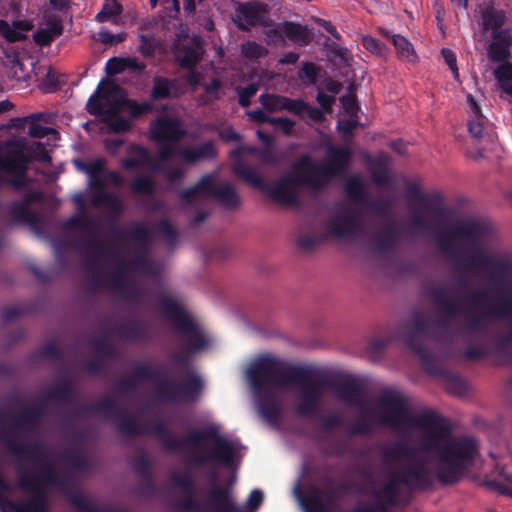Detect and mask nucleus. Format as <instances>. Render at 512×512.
<instances>
[{
    "instance_id": "obj_1",
    "label": "nucleus",
    "mask_w": 512,
    "mask_h": 512,
    "mask_svg": "<svg viewBox=\"0 0 512 512\" xmlns=\"http://www.w3.org/2000/svg\"><path fill=\"white\" fill-rule=\"evenodd\" d=\"M333 392L342 402L356 407L363 415L371 414L383 426L400 433L418 429L419 448L436 458V475L444 484L458 482L479 454L475 438L452 436L446 420L434 412L413 415L408 401L397 391L382 392L370 412L364 387L357 380L342 379L333 385Z\"/></svg>"
},
{
    "instance_id": "obj_2",
    "label": "nucleus",
    "mask_w": 512,
    "mask_h": 512,
    "mask_svg": "<svg viewBox=\"0 0 512 512\" xmlns=\"http://www.w3.org/2000/svg\"><path fill=\"white\" fill-rule=\"evenodd\" d=\"M462 267L467 272H485L493 287L495 301L479 314L465 312L444 287L431 291L432 299L441 312L450 319L466 321L470 332L484 331L492 320H505L506 332L497 349L512 361V251L507 249L477 248L464 257Z\"/></svg>"
},
{
    "instance_id": "obj_3",
    "label": "nucleus",
    "mask_w": 512,
    "mask_h": 512,
    "mask_svg": "<svg viewBox=\"0 0 512 512\" xmlns=\"http://www.w3.org/2000/svg\"><path fill=\"white\" fill-rule=\"evenodd\" d=\"M351 153L347 148L329 147L326 162H313L308 155L297 159L292 173L273 185L265 186L257 170L242 161L234 165V172L245 182L264 191L275 202L296 206L299 204L300 185L318 191L326 187L336 176L343 173L349 165Z\"/></svg>"
},
{
    "instance_id": "obj_4",
    "label": "nucleus",
    "mask_w": 512,
    "mask_h": 512,
    "mask_svg": "<svg viewBox=\"0 0 512 512\" xmlns=\"http://www.w3.org/2000/svg\"><path fill=\"white\" fill-rule=\"evenodd\" d=\"M247 378L257 394L269 390L300 387V397L296 405V413L300 416L315 414L320 406L322 386L316 381L307 380L305 372L286 362L264 356L257 359L248 369Z\"/></svg>"
},
{
    "instance_id": "obj_5",
    "label": "nucleus",
    "mask_w": 512,
    "mask_h": 512,
    "mask_svg": "<svg viewBox=\"0 0 512 512\" xmlns=\"http://www.w3.org/2000/svg\"><path fill=\"white\" fill-rule=\"evenodd\" d=\"M150 138L159 145L158 157L160 169L166 179L173 183L185 175L182 166H164L162 163L174 156H179L186 164H195L201 160L213 159L216 156V149L212 141H206L196 146L182 147L178 149L177 144L187 135V129L183 122L176 117L160 116L150 123Z\"/></svg>"
},
{
    "instance_id": "obj_6",
    "label": "nucleus",
    "mask_w": 512,
    "mask_h": 512,
    "mask_svg": "<svg viewBox=\"0 0 512 512\" xmlns=\"http://www.w3.org/2000/svg\"><path fill=\"white\" fill-rule=\"evenodd\" d=\"M26 455L33 468L32 475L21 471L19 486L25 491H37L48 486L66 489L67 475L61 470V463L53 452L42 445L29 447Z\"/></svg>"
},
{
    "instance_id": "obj_7",
    "label": "nucleus",
    "mask_w": 512,
    "mask_h": 512,
    "mask_svg": "<svg viewBox=\"0 0 512 512\" xmlns=\"http://www.w3.org/2000/svg\"><path fill=\"white\" fill-rule=\"evenodd\" d=\"M180 196L188 204L214 198L229 209L240 205V198L233 185L229 182L216 184L215 174L204 175L195 186L183 191Z\"/></svg>"
},
{
    "instance_id": "obj_8",
    "label": "nucleus",
    "mask_w": 512,
    "mask_h": 512,
    "mask_svg": "<svg viewBox=\"0 0 512 512\" xmlns=\"http://www.w3.org/2000/svg\"><path fill=\"white\" fill-rule=\"evenodd\" d=\"M162 306L165 315L175 325L178 332L183 334V339L190 351H199L208 344L202 328L195 320L173 299L164 298Z\"/></svg>"
},
{
    "instance_id": "obj_9",
    "label": "nucleus",
    "mask_w": 512,
    "mask_h": 512,
    "mask_svg": "<svg viewBox=\"0 0 512 512\" xmlns=\"http://www.w3.org/2000/svg\"><path fill=\"white\" fill-rule=\"evenodd\" d=\"M118 429L124 435L155 434L163 439L165 447L170 450L180 449L185 446L197 448L203 438V434L199 432H193L187 438L182 439L168 438L163 424H143L132 416H125L121 418L118 424Z\"/></svg>"
},
{
    "instance_id": "obj_10",
    "label": "nucleus",
    "mask_w": 512,
    "mask_h": 512,
    "mask_svg": "<svg viewBox=\"0 0 512 512\" xmlns=\"http://www.w3.org/2000/svg\"><path fill=\"white\" fill-rule=\"evenodd\" d=\"M103 84L104 80L99 83L97 90L88 99L86 104L87 111L91 115L103 116V121L113 132L128 131L131 127L129 120L119 115L121 111L114 112L115 100L108 98L107 90Z\"/></svg>"
},
{
    "instance_id": "obj_11",
    "label": "nucleus",
    "mask_w": 512,
    "mask_h": 512,
    "mask_svg": "<svg viewBox=\"0 0 512 512\" xmlns=\"http://www.w3.org/2000/svg\"><path fill=\"white\" fill-rule=\"evenodd\" d=\"M203 389V381L193 371L186 373L182 384L161 379L157 384V397L164 402L196 401Z\"/></svg>"
},
{
    "instance_id": "obj_12",
    "label": "nucleus",
    "mask_w": 512,
    "mask_h": 512,
    "mask_svg": "<svg viewBox=\"0 0 512 512\" xmlns=\"http://www.w3.org/2000/svg\"><path fill=\"white\" fill-rule=\"evenodd\" d=\"M488 227L475 220L455 221L449 229H441L437 233L439 248L448 252L453 248L454 241L464 239L470 242H481L488 237Z\"/></svg>"
},
{
    "instance_id": "obj_13",
    "label": "nucleus",
    "mask_w": 512,
    "mask_h": 512,
    "mask_svg": "<svg viewBox=\"0 0 512 512\" xmlns=\"http://www.w3.org/2000/svg\"><path fill=\"white\" fill-rule=\"evenodd\" d=\"M178 507L183 511L198 512H242L229 489L212 487L208 490V501L201 505L192 495L181 500Z\"/></svg>"
},
{
    "instance_id": "obj_14",
    "label": "nucleus",
    "mask_w": 512,
    "mask_h": 512,
    "mask_svg": "<svg viewBox=\"0 0 512 512\" xmlns=\"http://www.w3.org/2000/svg\"><path fill=\"white\" fill-rule=\"evenodd\" d=\"M413 201L424 207L427 211L435 216H442L443 209L439 206L441 196L435 194H422L416 187H412L408 191V208L412 215L411 224L413 228L419 230L432 229V222L428 215L417 210L413 206Z\"/></svg>"
},
{
    "instance_id": "obj_15",
    "label": "nucleus",
    "mask_w": 512,
    "mask_h": 512,
    "mask_svg": "<svg viewBox=\"0 0 512 512\" xmlns=\"http://www.w3.org/2000/svg\"><path fill=\"white\" fill-rule=\"evenodd\" d=\"M104 88L107 90L108 98H113L114 112L127 109L132 118H138L142 115L154 111V105L150 101L138 102L124 96L123 90L111 81L104 80Z\"/></svg>"
},
{
    "instance_id": "obj_16",
    "label": "nucleus",
    "mask_w": 512,
    "mask_h": 512,
    "mask_svg": "<svg viewBox=\"0 0 512 512\" xmlns=\"http://www.w3.org/2000/svg\"><path fill=\"white\" fill-rule=\"evenodd\" d=\"M361 231L360 215L353 209H343L329 223V232L338 238H351Z\"/></svg>"
},
{
    "instance_id": "obj_17",
    "label": "nucleus",
    "mask_w": 512,
    "mask_h": 512,
    "mask_svg": "<svg viewBox=\"0 0 512 512\" xmlns=\"http://www.w3.org/2000/svg\"><path fill=\"white\" fill-rule=\"evenodd\" d=\"M214 446L209 455H198L194 462L203 465L208 461H217L223 465H230L236 453V444L225 437L215 435Z\"/></svg>"
},
{
    "instance_id": "obj_18",
    "label": "nucleus",
    "mask_w": 512,
    "mask_h": 512,
    "mask_svg": "<svg viewBox=\"0 0 512 512\" xmlns=\"http://www.w3.org/2000/svg\"><path fill=\"white\" fill-rule=\"evenodd\" d=\"M42 193L32 191L27 193L21 201L13 202L9 207L10 214L18 221L29 225L35 229L39 223V216L29 209V205L33 202L42 200Z\"/></svg>"
},
{
    "instance_id": "obj_19",
    "label": "nucleus",
    "mask_w": 512,
    "mask_h": 512,
    "mask_svg": "<svg viewBox=\"0 0 512 512\" xmlns=\"http://www.w3.org/2000/svg\"><path fill=\"white\" fill-rule=\"evenodd\" d=\"M28 162L29 160L21 151L0 157V171L17 175L15 179L10 180L12 186L17 190L21 189L26 183L25 171Z\"/></svg>"
},
{
    "instance_id": "obj_20",
    "label": "nucleus",
    "mask_w": 512,
    "mask_h": 512,
    "mask_svg": "<svg viewBox=\"0 0 512 512\" xmlns=\"http://www.w3.org/2000/svg\"><path fill=\"white\" fill-rule=\"evenodd\" d=\"M202 53L200 41L195 38L187 43H178L175 58L181 67L191 69L199 63Z\"/></svg>"
},
{
    "instance_id": "obj_21",
    "label": "nucleus",
    "mask_w": 512,
    "mask_h": 512,
    "mask_svg": "<svg viewBox=\"0 0 512 512\" xmlns=\"http://www.w3.org/2000/svg\"><path fill=\"white\" fill-rule=\"evenodd\" d=\"M476 12L480 15V26L483 32H491L501 29L506 21V13L496 9L492 4L479 5Z\"/></svg>"
},
{
    "instance_id": "obj_22",
    "label": "nucleus",
    "mask_w": 512,
    "mask_h": 512,
    "mask_svg": "<svg viewBox=\"0 0 512 512\" xmlns=\"http://www.w3.org/2000/svg\"><path fill=\"white\" fill-rule=\"evenodd\" d=\"M235 23L242 31H249L251 27L267 24L260 7L253 4H246L239 8Z\"/></svg>"
},
{
    "instance_id": "obj_23",
    "label": "nucleus",
    "mask_w": 512,
    "mask_h": 512,
    "mask_svg": "<svg viewBox=\"0 0 512 512\" xmlns=\"http://www.w3.org/2000/svg\"><path fill=\"white\" fill-rule=\"evenodd\" d=\"M77 168L89 176V186L94 189H102L105 187V181L102 179L106 161L102 158L91 160L87 163L75 162Z\"/></svg>"
},
{
    "instance_id": "obj_24",
    "label": "nucleus",
    "mask_w": 512,
    "mask_h": 512,
    "mask_svg": "<svg viewBox=\"0 0 512 512\" xmlns=\"http://www.w3.org/2000/svg\"><path fill=\"white\" fill-rule=\"evenodd\" d=\"M379 32L387 39H390L395 47L397 57L406 62L414 63L417 61V54L413 45L407 38L400 34H391L388 30L379 28Z\"/></svg>"
},
{
    "instance_id": "obj_25",
    "label": "nucleus",
    "mask_w": 512,
    "mask_h": 512,
    "mask_svg": "<svg viewBox=\"0 0 512 512\" xmlns=\"http://www.w3.org/2000/svg\"><path fill=\"white\" fill-rule=\"evenodd\" d=\"M63 32L62 20L56 17H46V27L39 28L33 34L34 41L40 46H48Z\"/></svg>"
},
{
    "instance_id": "obj_26",
    "label": "nucleus",
    "mask_w": 512,
    "mask_h": 512,
    "mask_svg": "<svg viewBox=\"0 0 512 512\" xmlns=\"http://www.w3.org/2000/svg\"><path fill=\"white\" fill-rule=\"evenodd\" d=\"M262 106L269 111L287 110L289 112L298 111L301 103H297L296 99H289L287 97L263 94L259 98Z\"/></svg>"
},
{
    "instance_id": "obj_27",
    "label": "nucleus",
    "mask_w": 512,
    "mask_h": 512,
    "mask_svg": "<svg viewBox=\"0 0 512 512\" xmlns=\"http://www.w3.org/2000/svg\"><path fill=\"white\" fill-rule=\"evenodd\" d=\"M32 29L28 21H17L10 25L4 20H0V35L8 42H18L26 39V32Z\"/></svg>"
},
{
    "instance_id": "obj_28",
    "label": "nucleus",
    "mask_w": 512,
    "mask_h": 512,
    "mask_svg": "<svg viewBox=\"0 0 512 512\" xmlns=\"http://www.w3.org/2000/svg\"><path fill=\"white\" fill-rule=\"evenodd\" d=\"M175 96L176 93L174 81L161 76H156L153 78L150 92V98L153 101L170 99Z\"/></svg>"
},
{
    "instance_id": "obj_29",
    "label": "nucleus",
    "mask_w": 512,
    "mask_h": 512,
    "mask_svg": "<svg viewBox=\"0 0 512 512\" xmlns=\"http://www.w3.org/2000/svg\"><path fill=\"white\" fill-rule=\"evenodd\" d=\"M153 263L145 256L139 255L137 256L129 265L122 264L119 273L114 278V283L117 288H124V282L126 278L123 275V271L130 269L132 271L138 272H151Z\"/></svg>"
},
{
    "instance_id": "obj_30",
    "label": "nucleus",
    "mask_w": 512,
    "mask_h": 512,
    "mask_svg": "<svg viewBox=\"0 0 512 512\" xmlns=\"http://www.w3.org/2000/svg\"><path fill=\"white\" fill-rule=\"evenodd\" d=\"M150 162V155L147 149L131 145L128 148V157L121 160V165L128 170L140 166H147Z\"/></svg>"
},
{
    "instance_id": "obj_31",
    "label": "nucleus",
    "mask_w": 512,
    "mask_h": 512,
    "mask_svg": "<svg viewBox=\"0 0 512 512\" xmlns=\"http://www.w3.org/2000/svg\"><path fill=\"white\" fill-rule=\"evenodd\" d=\"M122 11L123 7L117 0H104L101 10L95 16V20L99 23L111 21L118 24Z\"/></svg>"
},
{
    "instance_id": "obj_32",
    "label": "nucleus",
    "mask_w": 512,
    "mask_h": 512,
    "mask_svg": "<svg viewBox=\"0 0 512 512\" xmlns=\"http://www.w3.org/2000/svg\"><path fill=\"white\" fill-rule=\"evenodd\" d=\"M283 29L286 37L292 42L300 46L309 44L310 34L305 27L292 22H287Z\"/></svg>"
},
{
    "instance_id": "obj_33",
    "label": "nucleus",
    "mask_w": 512,
    "mask_h": 512,
    "mask_svg": "<svg viewBox=\"0 0 512 512\" xmlns=\"http://www.w3.org/2000/svg\"><path fill=\"white\" fill-rule=\"evenodd\" d=\"M299 500L305 512H330L328 505L322 501L316 491L309 495H299Z\"/></svg>"
},
{
    "instance_id": "obj_34",
    "label": "nucleus",
    "mask_w": 512,
    "mask_h": 512,
    "mask_svg": "<svg viewBox=\"0 0 512 512\" xmlns=\"http://www.w3.org/2000/svg\"><path fill=\"white\" fill-rule=\"evenodd\" d=\"M345 191L349 198L362 203L365 200L364 184L360 177L352 176L346 180Z\"/></svg>"
},
{
    "instance_id": "obj_35",
    "label": "nucleus",
    "mask_w": 512,
    "mask_h": 512,
    "mask_svg": "<svg viewBox=\"0 0 512 512\" xmlns=\"http://www.w3.org/2000/svg\"><path fill=\"white\" fill-rule=\"evenodd\" d=\"M259 412L266 421L276 422L280 416L281 407L279 403L263 397L259 402Z\"/></svg>"
},
{
    "instance_id": "obj_36",
    "label": "nucleus",
    "mask_w": 512,
    "mask_h": 512,
    "mask_svg": "<svg viewBox=\"0 0 512 512\" xmlns=\"http://www.w3.org/2000/svg\"><path fill=\"white\" fill-rule=\"evenodd\" d=\"M370 173L373 181L378 185L388 182L387 161L385 159L374 160L370 163Z\"/></svg>"
},
{
    "instance_id": "obj_37",
    "label": "nucleus",
    "mask_w": 512,
    "mask_h": 512,
    "mask_svg": "<svg viewBox=\"0 0 512 512\" xmlns=\"http://www.w3.org/2000/svg\"><path fill=\"white\" fill-rule=\"evenodd\" d=\"M242 55L249 60H256L268 55V50L255 41H247L241 45Z\"/></svg>"
},
{
    "instance_id": "obj_38",
    "label": "nucleus",
    "mask_w": 512,
    "mask_h": 512,
    "mask_svg": "<svg viewBox=\"0 0 512 512\" xmlns=\"http://www.w3.org/2000/svg\"><path fill=\"white\" fill-rule=\"evenodd\" d=\"M494 75L500 86L505 91H509V85L512 83V64L504 61L495 69Z\"/></svg>"
},
{
    "instance_id": "obj_39",
    "label": "nucleus",
    "mask_w": 512,
    "mask_h": 512,
    "mask_svg": "<svg viewBox=\"0 0 512 512\" xmlns=\"http://www.w3.org/2000/svg\"><path fill=\"white\" fill-rule=\"evenodd\" d=\"M362 45L367 51L376 56L385 58L388 54V48L386 47V45L373 36H363Z\"/></svg>"
},
{
    "instance_id": "obj_40",
    "label": "nucleus",
    "mask_w": 512,
    "mask_h": 512,
    "mask_svg": "<svg viewBox=\"0 0 512 512\" xmlns=\"http://www.w3.org/2000/svg\"><path fill=\"white\" fill-rule=\"evenodd\" d=\"M399 238V231L393 226L388 225L385 227L379 237V248L382 250L393 247Z\"/></svg>"
},
{
    "instance_id": "obj_41",
    "label": "nucleus",
    "mask_w": 512,
    "mask_h": 512,
    "mask_svg": "<svg viewBox=\"0 0 512 512\" xmlns=\"http://www.w3.org/2000/svg\"><path fill=\"white\" fill-rule=\"evenodd\" d=\"M297 103H301L302 106H299L298 111H293L294 114L304 118L308 117L314 121H322L324 118V113L322 110L316 107H312L303 100L296 99Z\"/></svg>"
},
{
    "instance_id": "obj_42",
    "label": "nucleus",
    "mask_w": 512,
    "mask_h": 512,
    "mask_svg": "<svg viewBox=\"0 0 512 512\" xmlns=\"http://www.w3.org/2000/svg\"><path fill=\"white\" fill-rule=\"evenodd\" d=\"M128 234L131 238H133L136 242L145 248L148 247L151 243L149 230L142 225L136 224L132 226L128 230Z\"/></svg>"
},
{
    "instance_id": "obj_43",
    "label": "nucleus",
    "mask_w": 512,
    "mask_h": 512,
    "mask_svg": "<svg viewBox=\"0 0 512 512\" xmlns=\"http://www.w3.org/2000/svg\"><path fill=\"white\" fill-rule=\"evenodd\" d=\"M488 55L492 61L504 62L510 57L509 48L503 44L492 42L488 48Z\"/></svg>"
},
{
    "instance_id": "obj_44",
    "label": "nucleus",
    "mask_w": 512,
    "mask_h": 512,
    "mask_svg": "<svg viewBox=\"0 0 512 512\" xmlns=\"http://www.w3.org/2000/svg\"><path fill=\"white\" fill-rule=\"evenodd\" d=\"M154 181L150 177H138L132 185L131 190L135 193L152 194L154 191Z\"/></svg>"
},
{
    "instance_id": "obj_45",
    "label": "nucleus",
    "mask_w": 512,
    "mask_h": 512,
    "mask_svg": "<svg viewBox=\"0 0 512 512\" xmlns=\"http://www.w3.org/2000/svg\"><path fill=\"white\" fill-rule=\"evenodd\" d=\"M468 131L474 139H481L484 137V123L482 115L470 117L467 123Z\"/></svg>"
},
{
    "instance_id": "obj_46",
    "label": "nucleus",
    "mask_w": 512,
    "mask_h": 512,
    "mask_svg": "<svg viewBox=\"0 0 512 512\" xmlns=\"http://www.w3.org/2000/svg\"><path fill=\"white\" fill-rule=\"evenodd\" d=\"M66 227L86 231L90 227V220L85 214L76 215L66 222Z\"/></svg>"
},
{
    "instance_id": "obj_47",
    "label": "nucleus",
    "mask_w": 512,
    "mask_h": 512,
    "mask_svg": "<svg viewBox=\"0 0 512 512\" xmlns=\"http://www.w3.org/2000/svg\"><path fill=\"white\" fill-rule=\"evenodd\" d=\"M258 91V85L257 84H249L248 86L240 89L238 93L239 98V104L242 107H247L250 104V98L254 96Z\"/></svg>"
},
{
    "instance_id": "obj_48",
    "label": "nucleus",
    "mask_w": 512,
    "mask_h": 512,
    "mask_svg": "<svg viewBox=\"0 0 512 512\" xmlns=\"http://www.w3.org/2000/svg\"><path fill=\"white\" fill-rule=\"evenodd\" d=\"M104 206L108 209L109 213L114 216L120 215L124 210L121 199L113 193L110 194V198L106 201Z\"/></svg>"
},
{
    "instance_id": "obj_49",
    "label": "nucleus",
    "mask_w": 512,
    "mask_h": 512,
    "mask_svg": "<svg viewBox=\"0 0 512 512\" xmlns=\"http://www.w3.org/2000/svg\"><path fill=\"white\" fill-rule=\"evenodd\" d=\"M40 414H41V412H40L39 408H36V407L25 408V410L23 411L21 420H20V424L21 425H25V424L34 425L35 423L38 422V420L40 418Z\"/></svg>"
},
{
    "instance_id": "obj_50",
    "label": "nucleus",
    "mask_w": 512,
    "mask_h": 512,
    "mask_svg": "<svg viewBox=\"0 0 512 512\" xmlns=\"http://www.w3.org/2000/svg\"><path fill=\"white\" fill-rule=\"evenodd\" d=\"M52 133H56L53 128L37 123H31L28 127V134L33 138H44Z\"/></svg>"
},
{
    "instance_id": "obj_51",
    "label": "nucleus",
    "mask_w": 512,
    "mask_h": 512,
    "mask_svg": "<svg viewBox=\"0 0 512 512\" xmlns=\"http://www.w3.org/2000/svg\"><path fill=\"white\" fill-rule=\"evenodd\" d=\"M271 125L275 127L276 130L282 131L285 135L291 134L295 122L288 118H274L271 119Z\"/></svg>"
},
{
    "instance_id": "obj_52",
    "label": "nucleus",
    "mask_w": 512,
    "mask_h": 512,
    "mask_svg": "<svg viewBox=\"0 0 512 512\" xmlns=\"http://www.w3.org/2000/svg\"><path fill=\"white\" fill-rule=\"evenodd\" d=\"M158 229L169 244H173L177 239V232L168 221H161L158 224Z\"/></svg>"
},
{
    "instance_id": "obj_53",
    "label": "nucleus",
    "mask_w": 512,
    "mask_h": 512,
    "mask_svg": "<svg viewBox=\"0 0 512 512\" xmlns=\"http://www.w3.org/2000/svg\"><path fill=\"white\" fill-rule=\"evenodd\" d=\"M171 479L175 485L182 487L187 491H190L192 489L193 481L191 476L187 473L175 472L172 474Z\"/></svg>"
},
{
    "instance_id": "obj_54",
    "label": "nucleus",
    "mask_w": 512,
    "mask_h": 512,
    "mask_svg": "<svg viewBox=\"0 0 512 512\" xmlns=\"http://www.w3.org/2000/svg\"><path fill=\"white\" fill-rule=\"evenodd\" d=\"M341 105L344 109V111L353 116L356 114L358 110V105L356 101V97L353 94H346L340 97Z\"/></svg>"
},
{
    "instance_id": "obj_55",
    "label": "nucleus",
    "mask_w": 512,
    "mask_h": 512,
    "mask_svg": "<svg viewBox=\"0 0 512 512\" xmlns=\"http://www.w3.org/2000/svg\"><path fill=\"white\" fill-rule=\"evenodd\" d=\"M493 41L510 48L512 47V35L509 29H499L491 34Z\"/></svg>"
},
{
    "instance_id": "obj_56",
    "label": "nucleus",
    "mask_w": 512,
    "mask_h": 512,
    "mask_svg": "<svg viewBox=\"0 0 512 512\" xmlns=\"http://www.w3.org/2000/svg\"><path fill=\"white\" fill-rule=\"evenodd\" d=\"M441 53L443 55V58H444L446 64L451 69L454 78L457 79L459 77V72H458L457 60H456L455 53L451 49H448V48H443Z\"/></svg>"
},
{
    "instance_id": "obj_57",
    "label": "nucleus",
    "mask_w": 512,
    "mask_h": 512,
    "mask_svg": "<svg viewBox=\"0 0 512 512\" xmlns=\"http://www.w3.org/2000/svg\"><path fill=\"white\" fill-rule=\"evenodd\" d=\"M139 51L144 57H150L155 52L152 39L146 35H140Z\"/></svg>"
},
{
    "instance_id": "obj_58",
    "label": "nucleus",
    "mask_w": 512,
    "mask_h": 512,
    "mask_svg": "<svg viewBox=\"0 0 512 512\" xmlns=\"http://www.w3.org/2000/svg\"><path fill=\"white\" fill-rule=\"evenodd\" d=\"M125 71L124 58H111L106 64V72L111 75L119 74Z\"/></svg>"
},
{
    "instance_id": "obj_59",
    "label": "nucleus",
    "mask_w": 512,
    "mask_h": 512,
    "mask_svg": "<svg viewBox=\"0 0 512 512\" xmlns=\"http://www.w3.org/2000/svg\"><path fill=\"white\" fill-rule=\"evenodd\" d=\"M99 37H100V40L104 44L113 45V44L122 42L125 38V35L124 34H113V33L109 32L108 30L102 29L99 32Z\"/></svg>"
},
{
    "instance_id": "obj_60",
    "label": "nucleus",
    "mask_w": 512,
    "mask_h": 512,
    "mask_svg": "<svg viewBox=\"0 0 512 512\" xmlns=\"http://www.w3.org/2000/svg\"><path fill=\"white\" fill-rule=\"evenodd\" d=\"M430 326V321L420 315L413 317V332L419 335L425 334Z\"/></svg>"
},
{
    "instance_id": "obj_61",
    "label": "nucleus",
    "mask_w": 512,
    "mask_h": 512,
    "mask_svg": "<svg viewBox=\"0 0 512 512\" xmlns=\"http://www.w3.org/2000/svg\"><path fill=\"white\" fill-rule=\"evenodd\" d=\"M263 501V493L262 491L255 489L253 490L247 501H246V507L250 510H256Z\"/></svg>"
},
{
    "instance_id": "obj_62",
    "label": "nucleus",
    "mask_w": 512,
    "mask_h": 512,
    "mask_svg": "<svg viewBox=\"0 0 512 512\" xmlns=\"http://www.w3.org/2000/svg\"><path fill=\"white\" fill-rule=\"evenodd\" d=\"M124 67L125 70L141 73L145 70L146 64L136 58L127 57L124 58Z\"/></svg>"
},
{
    "instance_id": "obj_63",
    "label": "nucleus",
    "mask_w": 512,
    "mask_h": 512,
    "mask_svg": "<svg viewBox=\"0 0 512 512\" xmlns=\"http://www.w3.org/2000/svg\"><path fill=\"white\" fill-rule=\"evenodd\" d=\"M154 375V370L147 365H139L135 368L134 371V376L136 380L153 379Z\"/></svg>"
},
{
    "instance_id": "obj_64",
    "label": "nucleus",
    "mask_w": 512,
    "mask_h": 512,
    "mask_svg": "<svg viewBox=\"0 0 512 512\" xmlns=\"http://www.w3.org/2000/svg\"><path fill=\"white\" fill-rule=\"evenodd\" d=\"M102 179L105 181V186L109 184H113L116 187H119L123 184L124 179L120 175V173L116 171H106L104 172V175Z\"/></svg>"
}]
</instances>
